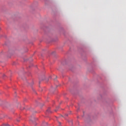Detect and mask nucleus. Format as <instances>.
I'll use <instances>...</instances> for the list:
<instances>
[{
	"label": "nucleus",
	"instance_id": "f257e3e1",
	"mask_svg": "<svg viewBox=\"0 0 126 126\" xmlns=\"http://www.w3.org/2000/svg\"><path fill=\"white\" fill-rule=\"evenodd\" d=\"M47 112H48V113H50V109H48V110H47Z\"/></svg>",
	"mask_w": 126,
	"mask_h": 126
},
{
	"label": "nucleus",
	"instance_id": "f03ea898",
	"mask_svg": "<svg viewBox=\"0 0 126 126\" xmlns=\"http://www.w3.org/2000/svg\"><path fill=\"white\" fill-rule=\"evenodd\" d=\"M59 108V107H58V108H57V109H55V111L56 112H57V111H58V108Z\"/></svg>",
	"mask_w": 126,
	"mask_h": 126
},
{
	"label": "nucleus",
	"instance_id": "7ed1b4c3",
	"mask_svg": "<svg viewBox=\"0 0 126 126\" xmlns=\"http://www.w3.org/2000/svg\"><path fill=\"white\" fill-rule=\"evenodd\" d=\"M56 77V78H54V80H56V79H57V76H55Z\"/></svg>",
	"mask_w": 126,
	"mask_h": 126
},
{
	"label": "nucleus",
	"instance_id": "20e7f679",
	"mask_svg": "<svg viewBox=\"0 0 126 126\" xmlns=\"http://www.w3.org/2000/svg\"><path fill=\"white\" fill-rule=\"evenodd\" d=\"M17 122H19V121H20V120H17Z\"/></svg>",
	"mask_w": 126,
	"mask_h": 126
},
{
	"label": "nucleus",
	"instance_id": "39448f33",
	"mask_svg": "<svg viewBox=\"0 0 126 126\" xmlns=\"http://www.w3.org/2000/svg\"><path fill=\"white\" fill-rule=\"evenodd\" d=\"M66 116H68V115H66Z\"/></svg>",
	"mask_w": 126,
	"mask_h": 126
}]
</instances>
